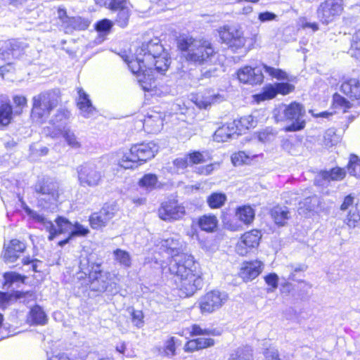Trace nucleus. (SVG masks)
I'll return each instance as SVG.
<instances>
[{"label": "nucleus", "mask_w": 360, "mask_h": 360, "mask_svg": "<svg viewBox=\"0 0 360 360\" xmlns=\"http://www.w3.org/2000/svg\"><path fill=\"white\" fill-rule=\"evenodd\" d=\"M184 246L181 238L176 235L158 241L156 249L160 254L164 252L168 257V264H160L162 273L175 276L181 295L190 297L202 288V273L193 257L183 252Z\"/></svg>", "instance_id": "obj_1"}, {"label": "nucleus", "mask_w": 360, "mask_h": 360, "mask_svg": "<svg viewBox=\"0 0 360 360\" xmlns=\"http://www.w3.org/2000/svg\"><path fill=\"white\" fill-rule=\"evenodd\" d=\"M80 271L77 274V278H85L90 283L92 290L98 292H109L116 294L119 291L117 283L114 281L115 276L110 272L103 271L101 265L92 264L89 268V260L83 258L79 263Z\"/></svg>", "instance_id": "obj_2"}, {"label": "nucleus", "mask_w": 360, "mask_h": 360, "mask_svg": "<svg viewBox=\"0 0 360 360\" xmlns=\"http://www.w3.org/2000/svg\"><path fill=\"white\" fill-rule=\"evenodd\" d=\"M120 56L127 63L131 72L137 75L138 82L143 91L151 92L152 95L158 96L169 93L170 90L167 86H162L164 90H161L157 86L155 77V73L157 72L156 70H155V68H153V72H151L148 70L145 58L141 55H139L136 50L135 52V59L131 58L129 60V57L125 53L120 54Z\"/></svg>", "instance_id": "obj_3"}, {"label": "nucleus", "mask_w": 360, "mask_h": 360, "mask_svg": "<svg viewBox=\"0 0 360 360\" xmlns=\"http://www.w3.org/2000/svg\"><path fill=\"white\" fill-rule=\"evenodd\" d=\"M178 46L184 52L186 61L195 65L210 63L215 54L212 45L207 40L183 37L179 39Z\"/></svg>", "instance_id": "obj_4"}, {"label": "nucleus", "mask_w": 360, "mask_h": 360, "mask_svg": "<svg viewBox=\"0 0 360 360\" xmlns=\"http://www.w3.org/2000/svg\"><path fill=\"white\" fill-rule=\"evenodd\" d=\"M136 51L145 58L148 70L151 72L153 68H155L158 73L163 75L168 70L170 58L158 38L143 43Z\"/></svg>", "instance_id": "obj_5"}, {"label": "nucleus", "mask_w": 360, "mask_h": 360, "mask_svg": "<svg viewBox=\"0 0 360 360\" xmlns=\"http://www.w3.org/2000/svg\"><path fill=\"white\" fill-rule=\"evenodd\" d=\"M158 150L159 146L154 141L134 144L123 153L119 165L124 169H132L137 163L143 164L153 159Z\"/></svg>", "instance_id": "obj_6"}, {"label": "nucleus", "mask_w": 360, "mask_h": 360, "mask_svg": "<svg viewBox=\"0 0 360 360\" xmlns=\"http://www.w3.org/2000/svg\"><path fill=\"white\" fill-rule=\"evenodd\" d=\"M58 103V96L53 91L41 92L32 98V117L38 122H44Z\"/></svg>", "instance_id": "obj_7"}, {"label": "nucleus", "mask_w": 360, "mask_h": 360, "mask_svg": "<svg viewBox=\"0 0 360 360\" xmlns=\"http://www.w3.org/2000/svg\"><path fill=\"white\" fill-rule=\"evenodd\" d=\"M26 214L32 219L34 221L40 224L41 229H45L49 232V235L48 239L52 240L58 234L70 232L73 228V224L70 222L67 219L63 217H58L56 219V226H54L51 221L48 220L42 214H40L36 211L31 210L28 206L23 207Z\"/></svg>", "instance_id": "obj_8"}, {"label": "nucleus", "mask_w": 360, "mask_h": 360, "mask_svg": "<svg viewBox=\"0 0 360 360\" xmlns=\"http://www.w3.org/2000/svg\"><path fill=\"white\" fill-rule=\"evenodd\" d=\"M58 188V185L55 183L39 181L34 186V191L39 195V205L43 208L53 209L59 197Z\"/></svg>", "instance_id": "obj_9"}, {"label": "nucleus", "mask_w": 360, "mask_h": 360, "mask_svg": "<svg viewBox=\"0 0 360 360\" xmlns=\"http://www.w3.org/2000/svg\"><path fill=\"white\" fill-rule=\"evenodd\" d=\"M77 172L79 184L82 187H96L103 181V175L94 164H82L77 167Z\"/></svg>", "instance_id": "obj_10"}, {"label": "nucleus", "mask_w": 360, "mask_h": 360, "mask_svg": "<svg viewBox=\"0 0 360 360\" xmlns=\"http://www.w3.org/2000/svg\"><path fill=\"white\" fill-rule=\"evenodd\" d=\"M225 292L211 290L202 296L198 300V305L202 314H211L219 309L228 300Z\"/></svg>", "instance_id": "obj_11"}, {"label": "nucleus", "mask_w": 360, "mask_h": 360, "mask_svg": "<svg viewBox=\"0 0 360 360\" xmlns=\"http://www.w3.org/2000/svg\"><path fill=\"white\" fill-rule=\"evenodd\" d=\"M283 115L286 120L293 122L285 127L286 131H296L304 129L305 121L302 119L304 115V110L302 105L293 102L288 105L284 106Z\"/></svg>", "instance_id": "obj_12"}, {"label": "nucleus", "mask_w": 360, "mask_h": 360, "mask_svg": "<svg viewBox=\"0 0 360 360\" xmlns=\"http://www.w3.org/2000/svg\"><path fill=\"white\" fill-rule=\"evenodd\" d=\"M219 36L222 42L231 48L240 49L246 42L242 30L236 26L224 25L218 30Z\"/></svg>", "instance_id": "obj_13"}, {"label": "nucleus", "mask_w": 360, "mask_h": 360, "mask_svg": "<svg viewBox=\"0 0 360 360\" xmlns=\"http://www.w3.org/2000/svg\"><path fill=\"white\" fill-rule=\"evenodd\" d=\"M343 10L342 0H326L317 9V18L324 24L332 22Z\"/></svg>", "instance_id": "obj_14"}, {"label": "nucleus", "mask_w": 360, "mask_h": 360, "mask_svg": "<svg viewBox=\"0 0 360 360\" xmlns=\"http://www.w3.org/2000/svg\"><path fill=\"white\" fill-rule=\"evenodd\" d=\"M58 18L61 29L67 34L74 30H84L89 26V21L81 17H69L66 11L59 8L58 9Z\"/></svg>", "instance_id": "obj_15"}, {"label": "nucleus", "mask_w": 360, "mask_h": 360, "mask_svg": "<svg viewBox=\"0 0 360 360\" xmlns=\"http://www.w3.org/2000/svg\"><path fill=\"white\" fill-rule=\"evenodd\" d=\"M262 238L261 232L257 229L245 233L236 245V252L245 256L257 249Z\"/></svg>", "instance_id": "obj_16"}, {"label": "nucleus", "mask_w": 360, "mask_h": 360, "mask_svg": "<svg viewBox=\"0 0 360 360\" xmlns=\"http://www.w3.org/2000/svg\"><path fill=\"white\" fill-rule=\"evenodd\" d=\"M239 81L250 85L261 84L264 81L263 68L262 64L254 68L246 65L240 68L237 72Z\"/></svg>", "instance_id": "obj_17"}, {"label": "nucleus", "mask_w": 360, "mask_h": 360, "mask_svg": "<svg viewBox=\"0 0 360 360\" xmlns=\"http://www.w3.org/2000/svg\"><path fill=\"white\" fill-rule=\"evenodd\" d=\"M131 4L127 0H112L108 4V8L117 11L115 23L120 27L127 26L131 15Z\"/></svg>", "instance_id": "obj_18"}, {"label": "nucleus", "mask_w": 360, "mask_h": 360, "mask_svg": "<svg viewBox=\"0 0 360 360\" xmlns=\"http://www.w3.org/2000/svg\"><path fill=\"white\" fill-rule=\"evenodd\" d=\"M185 212L184 207L174 200L163 202L158 210L160 217L165 221L179 219Z\"/></svg>", "instance_id": "obj_19"}, {"label": "nucleus", "mask_w": 360, "mask_h": 360, "mask_svg": "<svg viewBox=\"0 0 360 360\" xmlns=\"http://www.w3.org/2000/svg\"><path fill=\"white\" fill-rule=\"evenodd\" d=\"M115 206L106 205L103 207L100 212L92 214L89 218L91 228L98 229L105 226L115 217Z\"/></svg>", "instance_id": "obj_20"}, {"label": "nucleus", "mask_w": 360, "mask_h": 360, "mask_svg": "<svg viewBox=\"0 0 360 360\" xmlns=\"http://www.w3.org/2000/svg\"><path fill=\"white\" fill-rule=\"evenodd\" d=\"M70 117V112L68 110L60 109L57 110L56 113L51 120L53 130L51 131L49 127L46 133L52 138L59 137L60 131H63L65 128L70 127L67 125Z\"/></svg>", "instance_id": "obj_21"}, {"label": "nucleus", "mask_w": 360, "mask_h": 360, "mask_svg": "<svg viewBox=\"0 0 360 360\" xmlns=\"http://www.w3.org/2000/svg\"><path fill=\"white\" fill-rule=\"evenodd\" d=\"M77 91L78 94L77 106L79 110V115L84 118L95 117L97 115V110L93 105L89 94L81 87H77Z\"/></svg>", "instance_id": "obj_22"}, {"label": "nucleus", "mask_w": 360, "mask_h": 360, "mask_svg": "<svg viewBox=\"0 0 360 360\" xmlns=\"http://www.w3.org/2000/svg\"><path fill=\"white\" fill-rule=\"evenodd\" d=\"M165 117V112L150 110L143 120V127L144 130L150 134L160 132L162 129Z\"/></svg>", "instance_id": "obj_23"}, {"label": "nucleus", "mask_w": 360, "mask_h": 360, "mask_svg": "<svg viewBox=\"0 0 360 360\" xmlns=\"http://www.w3.org/2000/svg\"><path fill=\"white\" fill-rule=\"evenodd\" d=\"M25 48V46L23 43L15 39L5 41L2 47L0 48V58L4 60L18 58L22 54Z\"/></svg>", "instance_id": "obj_24"}, {"label": "nucleus", "mask_w": 360, "mask_h": 360, "mask_svg": "<svg viewBox=\"0 0 360 360\" xmlns=\"http://www.w3.org/2000/svg\"><path fill=\"white\" fill-rule=\"evenodd\" d=\"M35 299V293L31 291L21 292L17 290L12 293L0 292V306L3 308L18 300L27 304L30 301H34Z\"/></svg>", "instance_id": "obj_25"}, {"label": "nucleus", "mask_w": 360, "mask_h": 360, "mask_svg": "<svg viewBox=\"0 0 360 360\" xmlns=\"http://www.w3.org/2000/svg\"><path fill=\"white\" fill-rule=\"evenodd\" d=\"M241 131L242 129H239L236 121L234 120L219 127L214 132V140L217 142H224L235 136H238Z\"/></svg>", "instance_id": "obj_26"}, {"label": "nucleus", "mask_w": 360, "mask_h": 360, "mask_svg": "<svg viewBox=\"0 0 360 360\" xmlns=\"http://www.w3.org/2000/svg\"><path fill=\"white\" fill-rule=\"evenodd\" d=\"M262 269L263 263L260 261L244 262L240 270V276L245 282L250 281L260 274Z\"/></svg>", "instance_id": "obj_27"}, {"label": "nucleus", "mask_w": 360, "mask_h": 360, "mask_svg": "<svg viewBox=\"0 0 360 360\" xmlns=\"http://www.w3.org/2000/svg\"><path fill=\"white\" fill-rule=\"evenodd\" d=\"M4 246L6 249L4 258L7 263L15 262L26 248L25 243L17 239L11 240L8 245Z\"/></svg>", "instance_id": "obj_28"}, {"label": "nucleus", "mask_w": 360, "mask_h": 360, "mask_svg": "<svg viewBox=\"0 0 360 360\" xmlns=\"http://www.w3.org/2000/svg\"><path fill=\"white\" fill-rule=\"evenodd\" d=\"M346 171L343 168L335 167L329 171L321 172L315 179V183L319 186H324L330 181H340L345 178Z\"/></svg>", "instance_id": "obj_29"}, {"label": "nucleus", "mask_w": 360, "mask_h": 360, "mask_svg": "<svg viewBox=\"0 0 360 360\" xmlns=\"http://www.w3.org/2000/svg\"><path fill=\"white\" fill-rule=\"evenodd\" d=\"M341 91L360 103V81L356 78L345 77L340 87Z\"/></svg>", "instance_id": "obj_30"}, {"label": "nucleus", "mask_w": 360, "mask_h": 360, "mask_svg": "<svg viewBox=\"0 0 360 360\" xmlns=\"http://www.w3.org/2000/svg\"><path fill=\"white\" fill-rule=\"evenodd\" d=\"M223 101L222 96L212 91H207L196 96L195 103L199 108L206 109L211 105L220 103Z\"/></svg>", "instance_id": "obj_31"}, {"label": "nucleus", "mask_w": 360, "mask_h": 360, "mask_svg": "<svg viewBox=\"0 0 360 360\" xmlns=\"http://www.w3.org/2000/svg\"><path fill=\"white\" fill-rule=\"evenodd\" d=\"M13 108L8 98L0 96V126L8 125L13 119Z\"/></svg>", "instance_id": "obj_32"}, {"label": "nucleus", "mask_w": 360, "mask_h": 360, "mask_svg": "<svg viewBox=\"0 0 360 360\" xmlns=\"http://www.w3.org/2000/svg\"><path fill=\"white\" fill-rule=\"evenodd\" d=\"M271 215L274 222L280 226L285 225L287 221L290 217V214L287 207H274L271 210Z\"/></svg>", "instance_id": "obj_33"}, {"label": "nucleus", "mask_w": 360, "mask_h": 360, "mask_svg": "<svg viewBox=\"0 0 360 360\" xmlns=\"http://www.w3.org/2000/svg\"><path fill=\"white\" fill-rule=\"evenodd\" d=\"M139 186L147 191H151L161 187V183L158 181L157 175L146 174L139 181Z\"/></svg>", "instance_id": "obj_34"}, {"label": "nucleus", "mask_w": 360, "mask_h": 360, "mask_svg": "<svg viewBox=\"0 0 360 360\" xmlns=\"http://www.w3.org/2000/svg\"><path fill=\"white\" fill-rule=\"evenodd\" d=\"M218 225V219L212 214H205L198 219V226L202 231L214 232Z\"/></svg>", "instance_id": "obj_35"}, {"label": "nucleus", "mask_w": 360, "mask_h": 360, "mask_svg": "<svg viewBox=\"0 0 360 360\" xmlns=\"http://www.w3.org/2000/svg\"><path fill=\"white\" fill-rule=\"evenodd\" d=\"M255 210L249 205L239 207L236 212L237 219L245 224H250L255 219Z\"/></svg>", "instance_id": "obj_36"}, {"label": "nucleus", "mask_w": 360, "mask_h": 360, "mask_svg": "<svg viewBox=\"0 0 360 360\" xmlns=\"http://www.w3.org/2000/svg\"><path fill=\"white\" fill-rule=\"evenodd\" d=\"M60 136L71 148L77 150L81 148V142L70 127L65 128L63 131H60L59 136Z\"/></svg>", "instance_id": "obj_37"}, {"label": "nucleus", "mask_w": 360, "mask_h": 360, "mask_svg": "<svg viewBox=\"0 0 360 360\" xmlns=\"http://www.w3.org/2000/svg\"><path fill=\"white\" fill-rule=\"evenodd\" d=\"M28 319L32 323L39 325L45 324L47 321L46 315L43 309L38 305L31 309Z\"/></svg>", "instance_id": "obj_38"}, {"label": "nucleus", "mask_w": 360, "mask_h": 360, "mask_svg": "<svg viewBox=\"0 0 360 360\" xmlns=\"http://www.w3.org/2000/svg\"><path fill=\"white\" fill-rule=\"evenodd\" d=\"M3 277L4 279V287L6 288H11L14 283H24L26 278L25 276L14 271L6 272Z\"/></svg>", "instance_id": "obj_39"}, {"label": "nucleus", "mask_w": 360, "mask_h": 360, "mask_svg": "<svg viewBox=\"0 0 360 360\" xmlns=\"http://www.w3.org/2000/svg\"><path fill=\"white\" fill-rule=\"evenodd\" d=\"M341 141V135L338 134L333 128L327 129L323 136V145L326 147H331Z\"/></svg>", "instance_id": "obj_40"}, {"label": "nucleus", "mask_w": 360, "mask_h": 360, "mask_svg": "<svg viewBox=\"0 0 360 360\" xmlns=\"http://www.w3.org/2000/svg\"><path fill=\"white\" fill-rule=\"evenodd\" d=\"M226 201V195L222 193H213L207 199L208 205L212 208H219L222 207Z\"/></svg>", "instance_id": "obj_41"}, {"label": "nucleus", "mask_w": 360, "mask_h": 360, "mask_svg": "<svg viewBox=\"0 0 360 360\" xmlns=\"http://www.w3.org/2000/svg\"><path fill=\"white\" fill-rule=\"evenodd\" d=\"M344 223L352 229L357 227L360 224V213L356 207H352L349 210L344 219Z\"/></svg>", "instance_id": "obj_42"}, {"label": "nucleus", "mask_w": 360, "mask_h": 360, "mask_svg": "<svg viewBox=\"0 0 360 360\" xmlns=\"http://www.w3.org/2000/svg\"><path fill=\"white\" fill-rule=\"evenodd\" d=\"M114 259L120 265L124 267H130L131 264V259L130 255L125 250L117 249L113 252Z\"/></svg>", "instance_id": "obj_43"}, {"label": "nucleus", "mask_w": 360, "mask_h": 360, "mask_svg": "<svg viewBox=\"0 0 360 360\" xmlns=\"http://www.w3.org/2000/svg\"><path fill=\"white\" fill-rule=\"evenodd\" d=\"M263 71L268 74L271 77L278 80L288 79V75L281 69L274 68L262 63Z\"/></svg>", "instance_id": "obj_44"}, {"label": "nucleus", "mask_w": 360, "mask_h": 360, "mask_svg": "<svg viewBox=\"0 0 360 360\" xmlns=\"http://www.w3.org/2000/svg\"><path fill=\"white\" fill-rule=\"evenodd\" d=\"M112 26L113 22L111 20L103 19L96 24L95 27L103 40L105 37L110 33Z\"/></svg>", "instance_id": "obj_45"}, {"label": "nucleus", "mask_w": 360, "mask_h": 360, "mask_svg": "<svg viewBox=\"0 0 360 360\" xmlns=\"http://www.w3.org/2000/svg\"><path fill=\"white\" fill-rule=\"evenodd\" d=\"M347 169L350 175L360 178V159L356 155H351Z\"/></svg>", "instance_id": "obj_46"}, {"label": "nucleus", "mask_w": 360, "mask_h": 360, "mask_svg": "<svg viewBox=\"0 0 360 360\" xmlns=\"http://www.w3.org/2000/svg\"><path fill=\"white\" fill-rule=\"evenodd\" d=\"M277 95L276 84H269L264 88L262 93L257 94L255 98L257 101L271 99Z\"/></svg>", "instance_id": "obj_47"}, {"label": "nucleus", "mask_w": 360, "mask_h": 360, "mask_svg": "<svg viewBox=\"0 0 360 360\" xmlns=\"http://www.w3.org/2000/svg\"><path fill=\"white\" fill-rule=\"evenodd\" d=\"M251 160L250 154L246 153L244 151H239L233 153L231 155L232 163L235 166H238L243 164H248Z\"/></svg>", "instance_id": "obj_48"}, {"label": "nucleus", "mask_w": 360, "mask_h": 360, "mask_svg": "<svg viewBox=\"0 0 360 360\" xmlns=\"http://www.w3.org/2000/svg\"><path fill=\"white\" fill-rule=\"evenodd\" d=\"M354 104L350 103L344 97L340 95L335 94L333 96V105L336 108H340L343 110L344 112H347V110L351 108Z\"/></svg>", "instance_id": "obj_49"}, {"label": "nucleus", "mask_w": 360, "mask_h": 360, "mask_svg": "<svg viewBox=\"0 0 360 360\" xmlns=\"http://www.w3.org/2000/svg\"><path fill=\"white\" fill-rule=\"evenodd\" d=\"M352 54L356 58H360V29L355 32L351 41Z\"/></svg>", "instance_id": "obj_50"}, {"label": "nucleus", "mask_w": 360, "mask_h": 360, "mask_svg": "<svg viewBox=\"0 0 360 360\" xmlns=\"http://www.w3.org/2000/svg\"><path fill=\"white\" fill-rule=\"evenodd\" d=\"M179 340L175 337H171L165 343L164 352L168 356H173L175 355L176 345L178 343Z\"/></svg>", "instance_id": "obj_51"}, {"label": "nucleus", "mask_w": 360, "mask_h": 360, "mask_svg": "<svg viewBox=\"0 0 360 360\" xmlns=\"http://www.w3.org/2000/svg\"><path fill=\"white\" fill-rule=\"evenodd\" d=\"M89 232L88 228L84 227L83 225L79 223L76 222L73 224V228L70 233V238L74 237H82L86 236Z\"/></svg>", "instance_id": "obj_52"}, {"label": "nucleus", "mask_w": 360, "mask_h": 360, "mask_svg": "<svg viewBox=\"0 0 360 360\" xmlns=\"http://www.w3.org/2000/svg\"><path fill=\"white\" fill-rule=\"evenodd\" d=\"M236 123L237 124H240L241 127L248 129L257 125V120L252 115H248L241 117Z\"/></svg>", "instance_id": "obj_53"}, {"label": "nucleus", "mask_w": 360, "mask_h": 360, "mask_svg": "<svg viewBox=\"0 0 360 360\" xmlns=\"http://www.w3.org/2000/svg\"><path fill=\"white\" fill-rule=\"evenodd\" d=\"M13 100L15 108V112L20 114L22 112V109L27 106V98L23 96H15Z\"/></svg>", "instance_id": "obj_54"}, {"label": "nucleus", "mask_w": 360, "mask_h": 360, "mask_svg": "<svg viewBox=\"0 0 360 360\" xmlns=\"http://www.w3.org/2000/svg\"><path fill=\"white\" fill-rule=\"evenodd\" d=\"M264 356L267 360H290L289 356L279 357L278 352L274 347L267 349L264 352Z\"/></svg>", "instance_id": "obj_55"}, {"label": "nucleus", "mask_w": 360, "mask_h": 360, "mask_svg": "<svg viewBox=\"0 0 360 360\" xmlns=\"http://www.w3.org/2000/svg\"><path fill=\"white\" fill-rule=\"evenodd\" d=\"M173 165L175 167L174 172L176 173L183 172L188 166L190 165L186 155L184 158H176L174 160Z\"/></svg>", "instance_id": "obj_56"}, {"label": "nucleus", "mask_w": 360, "mask_h": 360, "mask_svg": "<svg viewBox=\"0 0 360 360\" xmlns=\"http://www.w3.org/2000/svg\"><path fill=\"white\" fill-rule=\"evenodd\" d=\"M230 360H253L250 350L238 349L235 356H232Z\"/></svg>", "instance_id": "obj_57"}, {"label": "nucleus", "mask_w": 360, "mask_h": 360, "mask_svg": "<svg viewBox=\"0 0 360 360\" xmlns=\"http://www.w3.org/2000/svg\"><path fill=\"white\" fill-rule=\"evenodd\" d=\"M277 94H281L283 95H287L292 92L295 87L292 84L285 82L276 83Z\"/></svg>", "instance_id": "obj_58"}, {"label": "nucleus", "mask_w": 360, "mask_h": 360, "mask_svg": "<svg viewBox=\"0 0 360 360\" xmlns=\"http://www.w3.org/2000/svg\"><path fill=\"white\" fill-rule=\"evenodd\" d=\"M213 334L212 331L210 329L202 328L197 324H193L191 328L190 335L191 336L195 335H208Z\"/></svg>", "instance_id": "obj_59"}, {"label": "nucleus", "mask_w": 360, "mask_h": 360, "mask_svg": "<svg viewBox=\"0 0 360 360\" xmlns=\"http://www.w3.org/2000/svg\"><path fill=\"white\" fill-rule=\"evenodd\" d=\"M143 314L139 310H133L131 312V320L134 326L141 328L143 326Z\"/></svg>", "instance_id": "obj_60"}, {"label": "nucleus", "mask_w": 360, "mask_h": 360, "mask_svg": "<svg viewBox=\"0 0 360 360\" xmlns=\"http://www.w3.org/2000/svg\"><path fill=\"white\" fill-rule=\"evenodd\" d=\"M189 165L200 164L205 161L204 156L200 152H193L186 155Z\"/></svg>", "instance_id": "obj_61"}, {"label": "nucleus", "mask_w": 360, "mask_h": 360, "mask_svg": "<svg viewBox=\"0 0 360 360\" xmlns=\"http://www.w3.org/2000/svg\"><path fill=\"white\" fill-rule=\"evenodd\" d=\"M195 340L199 349H202L214 345V340L212 338L200 337Z\"/></svg>", "instance_id": "obj_62"}, {"label": "nucleus", "mask_w": 360, "mask_h": 360, "mask_svg": "<svg viewBox=\"0 0 360 360\" xmlns=\"http://www.w3.org/2000/svg\"><path fill=\"white\" fill-rule=\"evenodd\" d=\"M219 166V165L218 163H212L206 166H202L197 168V172L202 175H209Z\"/></svg>", "instance_id": "obj_63"}, {"label": "nucleus", "mask_w": 360, "mask_h": 360, "mask_svg": "<svg viewBox=\"0 0 360 360\" xmlns=\"http://www.w3.org/2000/svg\"><path fill=\"white\" fill-rule=\"evenodd\" d=\"M264 280L266 284L271 286L273 290L277 288L278 283V276L277 274L274 273L269 274L264 277Z\"/></svg>", "instance_id": "obj_64"}]
</instances>
